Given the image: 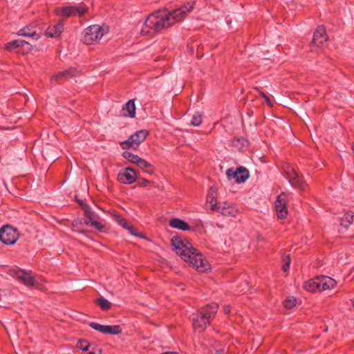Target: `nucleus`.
Returning a JSON list of instances; mask_svg holds the SVG:
<instances>
[{"mask_svg": "<svg viewBox=\"0 0 354 354\" xmlns=\"http://www.w3.org/2000/svg\"><path fill=\"white\" fill-rule=\"evenodd\" d=\"M218 308L216 303H212L203 307L196 314H193L192 319L194 330L199 332L203 331L209 324L210 319L215 315Z\"/></svg>", "mask_w": 354, "mask_h": 354, "instance_id": "nucleus-3", "label": "nucleus"}, {"mask_svg": "<svg viewBox=\"0 0 354 354\" xmlns=\"http://www.w3.org/2000/svg\"><path fill=\"white\" fill-rule=\"evenodd\" d=\"M42 30L37 23H32L18 30L17 35L19 36L28 37L37 39L40 37Z\"/></svg>", "mask_w": 354, "mask_h": 354, "instance_id": "nucleus-12", "label": "nucleus"}, {"mask_svg": "<svg viewBox=\"0 0 354 354\" xmlns=\"http://www.w3.org/2000/svg\"><path fill=\"white\" fill-rule=\"evenodd\" d=\"M78 71L73 68H69L64 71L59 72L51 77V81L57 82L59 78H68L75 76Z\"/></svg>", "mask_w": 354, "mask_h": 354, "instance_id": "nucleus-25", "label": "nucleus"}, {"mask_svg": "<svg viewBox=\"0 0 354 354\" xmlns=\"http://www.w3.org/2000/svg\"><path fill=\"white\" fill-rule=\"evenodd\" d=\"M97 301L102 310H108L111 308V303L104 297L99 298Z\"/></svg>", "mask_w": 354, "mask_h": 354, "instance_id": "nucleus-28", "label": "nucleus"}, {"mask_svg": "<svg viewBox=\"0 0 354 354\" xmlns=\"http://www.w3.org/2000/svg\"><path fill=\"white\" fill-rule=\"evenodd\" d=\"M216 211L225 216H235L239 212L236 206L228 202L218 203Z\"/></svg>", "mask_w": 354, "mask_h": 354, "instance_id": "nucleus-19", "label": "nucleus"}, {"mask_svg": "<svg viewBox=\"0 0 354 354\" xmlns=\"http://www.w3.org/2000/svg\"><path fill=\"white\" fill-rule=\"evenodd\" d=\"M79 203H80V204L81 205H83V203H82V202H79Z\"/></svg>", "mask_w": 354, "mask_h": 354, "instance_id": "nucleus-41", "label": "nucleus"}, {"mask_svg": "<svg viewBox=\"0 0 354 354\" xmlns=\"http://www.w3.org/2000/svg\"><path fill=\"white\" fill-rule=\"evenodd\" d=\"M207 203L209 205L212 210L216 211L218 204L216 202V196L212 192L207 196Z\"/></svg>", "mask_w": 354, "mask_h": 354, "instance_id": "nucleus-27", "label": "nucleus"}, {"mask_svg": "<svg viewBox=\"0 0 354 354\" xmlns=\"http://www.w3.org/2000/svg\"><path fill=\"white\" fill-rule=\"evenodd\" d=\"M336 281L327 276L317 277L304 283L303 288L310 292H320L333 288Z\"/></svg>", "mask_w": 354, "mask_h": 354, "instance_id": "nucleus-4", "label": "nucleus"}, {"mask_svg": "<svg viewBox=\"0 0 354 354\" xmlns=\"http://www.w3.org/2000/svg\"><path fill=\"white\" fill-rule=\"evenodd\" d=\"M287 258V261L283 263V265L282 266V270L284 271V272H286L288 271V270L289 269V267H290V259L288 257H286Z\"/></svg>", "mask_w": 354, "mask_h": 354, "instance_id": "nucleus-34", "label": "nucleus"}, {"mask_svg": "<svg viewBox=\"0 0 354 354\" xmlns=\"http://www.w3.org/2000/svg\"><path fill=\"white\" fill-rule=\"evenodd\" d=\"M223 311L225 314L230 313V306H224Z\"/></svg>", "mask_w": 354, "mask_h": 354, "instance_id": "nucleus-38", "label": "nucleus"}, {"mask_svg": "<svg viewBox=\"0 0 354 354\" xmlns=\"http://www.w3.org/2000/svg\"><path fill=\"white\" fill-rule=\"evenodd\" d=\"M226 175L229 180L234 179L236 183H243L249 177L248 171L243 167L237 168L236 170L229 169L226 171Z\"/></svg>", "mask_w": 354, "mask_h": 354, "instance_id": "nucleus-16", "label": "nucleus"}, {"mask_svg": "<svg viewBox=\"0 0 354 354\" xmlns=\"http://www.w3.org/2000/svg\"><path fill=\"white\" fill-rule=\"evenodd\" d=\"M289 194L284 192L280 194L275 201V210L277 217L280 219L286 218L288 215L287 203Z\"/></svg>", "mask_w": 354, "mask_h": 354, "instance_id": "nucleus-10", "label": "nucleus"}, {"mask_svg": "<svg viewBox=\"0 0 354 354\" xmlns=\"http://www.w3.org/2000/svg\"><path fill=\"white\" fill-rule=\"evenodd\" d=\"M286 173L289 182L292 186L297 187L301 189H304L306 187V183L303 180V177L297 174L293 168H288Z\"/></svg>", "mask_w": 354, "mask_h": 354, "instance_id": "nucleus-18", "label": "nucleus"}, {"mask_svg": "<svg viewBox=\"0 0 354 354\" xmlns=\"http://www.w3.org/2000/svg\"><path fill=\"white\" fill-rule=\"evenodd\" d=\"M95 220H94L92 216L89 214H86V219L85 220V223L86 225H91V221H95Z\"/></svg>", "mask_w": 354, "mask_h": 354, "instance_id": "nucleus-35", "label": "nucleus"}, {"mask_svg": "<svg viewBox=\"0 0 354 354\" xmlns=\"http://www.w3.org/2000/svg\"><path fill=\"white\" fill-rule=\"evenodd\" d=\"M202 121H203V120H202L201 115L198 113H196L193 115V117L192 118L191 124L193 126L197 127V126H199L202 123Z\"/></svg>", "mask_w": 354, "mask_h": 354, "instance_id": "nucleus-30", "label": "nucleus"}, {"mask_svg": "<svg viewBox=\"0 0 354 354\" xmlns=\"http://www.w3.org/2000/svg\"><path fill=\"white\" fill-rule=\"evenodd\" d=\"M89 326L94 330L104 335H119L122 333V328L118 325H102L96 322H91Z\"/></svg>", "mask_w": 354, "mask_h": 354, "instance_id": "nucleus-15", "label": "nucleus"}, {"mask_svg": "<svg viewBox=\"0 0 354 354\" xmlns=\"http://www.w3.org/2000/svg\"><path fill=\"white\" fill-rule=\"evenodd\" d=\"M7 294L5 292H3L0 293V300H2L3 299L7 298Z\"/></svg>", "mask_w": 354, "mask_h": 354, "instance_id": "nucleus-39", "label": "nucleus"}, {"mask_svg": "<svg viewBox=\"0 0 354 354\" xmlns=\"http://www.w3.org/2000/svg\"><path fill=\"white\" fill-rule=\"evenodd\" d=\"M121 112L123 116L133 118L136 115V104L134 100H129L123 106Z\"/></svg>", "mask_w": 354, "mask_h": 354, "instance_id": "nucleus-24", "label": "nucleus"}, {"mask_svg": "<svg viewBox=\"0 0 354 354\" xmlns=\"http://www.w3.org/2000/svg\"><path fill=\"white\" fill-rule=\"evenodd\" d=\"M91 225L99 231H102L104 228V223L100 221H91Z\"/></svg>", "mask_w": 354, "mask_h": 354, "instance_id": "nucleus-31", "label": "nucleus"}, {"mask_svg": "<svg viewBox=\"0 0 354 354\" xmlns=\"http://www.w3.org/2000/svg\"><path fill=\"white\" fill-rule=\"evenodd\" d=\"M9 274L17 278L28 287L33 286L35 285V279L30 272L22 270L12 269L10 270Z\"/></svg>", "mask_w": 354, "mask_h": 354, "instance_id": "nucleus-14", "label": "nucleus"}, {"mask_svg": "<svg viewBox=\"0 0 354 354\" xmlns=\"http://www.w3.org/2000/svg\"><path fill=\"white\" fill-rule=\"evenodd\" d=\"M326 43L327 36L326 33V29L323 26H319L314 32L313 41L310 45V50L312 51H315V46L322 48L325 46Z\"/></svg>", "mask_w": 354, "mask_h": 354, "instance_id": "nucleus-11", "label": "nucleus"}, {"mask_svg": "<svg viewBox=\"0 0 354 354\" xmlns=\"http://www.w3.org/2000/svg\"><path fill=\"white\" fill-rule=\"evenodd\" d=\"M150 183H151V182L147 179H141L138 182V185L140 187H147Z\"/></svg>", "mask_w": 354, "mask_h": 354, "instance_id": "nucleus-33", "label": "nucleus"}, {"mask_svg": "<svg viewBox=\"0 0 354 354\" xmlns=\"http://www.w3.org/2000/svg\"><path fill=\"white\" fill-rule=\"evenodd\" d=\"M194 6V2L191 1L173 10H158L150 14L142 25H137L133 34L136 37L147 36L167 29L183 20Z\"/></svg>", "mask_w": 354, "mask_h": 354, "instance_id": "nucleus-1", "label": "nucleus"}, {"mask_svg": "<svg viewBox=\"0 0 354 354\" xmlns=\"http://www.w3.org/2000/svg\"><path fill=\"white\" fill-rule=\"evenodd\" d=\"M296 304H297V300L293 297H289L283 301V305H284L285 308H286L288 309L292 308L294 306H296Z\"/></svg>", "mask_w": 354, "mask_h": 354, "instance_id": "nucleus-29", "label": "nucleus"}, {"mask_svg": "<svg viewBox=\"0 0 354 354\" xmlns=\"http://www.w3.org/2000/svg\"><path fill=\"white\" fill-rule=\"evenodd\" d=\"M261 95H262L263 97L265 99V101L266 102V103H267L268 105L271 106V105H272V102H271V100H270V99L269 98V97H268V96H267L266 94H264V93H262Z\"/></svg>", "mask_w": 354, "mask_h": 354, "instance_id": "nucleus-36", "label": "nucleus"}, {"mask_svg": "<svg viewBox=\"0 0 354 354\" xmlns=\"http://www.w3.org/2000/svg\"><path fill=\"white\" fill-rule=\"evenodd\" d=\"M5 49L8 51H12L16 49H21L22 53H27L31 50V45L24 40L17 39L8 42L5 45Z\"/></svg>", "mask_w": 354, "mask_h": 354, "instance_id": "nucleus-17", "label": "nucleus"}, {"mask_svg": "<svg viewBox=\"0 0 354 354\" xmlns=\"http://www.w3.org/2000/svg\"><path fill=\"white\" fill-rule=\"evenodd\" d=\"M137 178L138 173L131 167H125L118 174V180L122 184H132Z\"/></svg>", "mask_w": 354, "mask_h": 354, "instance_id": "nucleus-13", "label": "nucleus"}, {"mask_svg": "<svg viewBox=\"0 0 354 354\" xmlns=\"http://www.w3.org/2000/svg\"><path fill=\"white\" fill-rule=\"evenodd\" d=\"M64 30V23L60 21L53 25L50 26L46 30V35L48 37H57L61 35Z\"/></svg>", "mask_w": 354, "mask_h": 354, "instance_id": "nucleus-22", "label": "nucleus"}, {"mask_svg": "<svg viewBox=\"0 0 354 354\" xmlns=\"http://www.w3.org/2000/svg\"><path fill=\"white\" fill-rule=\"evenodd\" d=\"M171 244L176 254L188 263L189 266L201 272H206L211 270L209 262L187 239L174 236L171 239Z\"/></svg>", "mask_w": 354, "mask_h": 354, "instance_id": "nucleus-2", "label": "nucleus"}, {"mask_svg": "<svg viewBox=\"0 0 354 354\" xmlns=\"http://www.w3.org/2000/svg\"><path fill=\"white\" fill-rule=\"evenodd\" d=\"M77 347L82 351L81 354H101V348L95 344H89L85 340H80Z\"/></svg>", "mask_w": 354, "mask_h": 354, "instance_id": "nucleus-20", "label": "nucleus"}, {"mask_svg": "<svg viewBox=\"0 0 354 354\" xmlns=\"http://www.w3.org/2000/svg\"><path fill=\"white\" fill-rule=\"evenodd\" d=\"M113 216L114 221L118 225H121L122 227L127 230L131 234L134 235L136 236L142 238V239H145V236L144 235L137 233L135 228L133 226L129 225L127 221L124 218H123L122 217H121L120 215L114 214Z\"/></svg>", "mask_w": 354, "mask_h": 354, "instance_id": "nucleus-21", "label": "nucleus"}, {"mask_svg": "<svg viewBox=\"0 0 354 354\" xmlns=\"http://www.w3.org/2000/svg\"><path fill=\"white\" fill-rule=\"evenodd\" d=\"M236 141L241 142L242 145H245V144L246 143V140L245 139H243V138H239V139L233 141L234 145H236V144L234 143Z\"/></svg>", "mask_w": 354, "mask_h": 354, "instance_id": "nucleus-37", "label": "nucleus"}, {"mask_svg": "<svg viewBox=\"0 0 354 354\" xmlns=\"http://www.w3.org/2000/svg\"><path fill=\"white\" fill-rule=\"evenodd\" d=\"M107 29L100 25L95 24L87 27L82 33V40L86 45H93L97 44Z\"/></svg>", "mask_w": 354, "mask_h": 354, "instance_id": "nucleus-5", "label": "nucleus"}, {"mask_svg": "<svg viewBox=\"0 0 354 354\" xmlns=\"http://www.w3.org/2000/svg\"><path fill=\"white\" fill-rule=\"evenodd\" d=\"M148 132L146 130H140L131 135L128 140L122 142L120 145L124 149H136L146 139Z\"/></svg>", "mask_w": 354, "mask_h": 354, "instance_id": "nucleus-8", "label": "nucleus"}, {"mask_svg": "<svg viewBox=\"0 0 354 354\" xmlns=\"http://www.w3.org/2000/svg\"><path fill=\"white\" fill-rule=\"evenodd\" d=\"M169 226L172 228L178 229L183 231H188L190 229L189 225L184 221L174 218L169 221Z\"/></svg>", "mask_w": 354, "mask_h": 354, "instance_id": "nucleus-26", "label": "nucleus"}, {"mask_svg": "<svg viewBox=\"0 0 354 354\" xmlns=\"http://www.w3.org/2000/svg\"><path fill=\"white\" fill-rule=\"evenodd\" d=\"M124 158L129 162L136 165L143 171L152 174L154 172V167L146 160L139 157L138 155L133 154L129 151H124L122 153Z\"/></svg>", "mask_w": 354, "mask_h": 354, "instance_id": "nucleus-7", "label": "nucleus"}, {"mask_svg": "<svg viewBox=\"0 0 354 354\" xmlns=\"http://www.w3.org/2000/svg\"><path fill=\"white\" fill-rule=\"evenodd\" d=\"M213 351L214 354H236L230 346L223 345L218 342H215L212 346L211 352Z\"/></svg>", "mask_w": 354, "mask_h": 354, "instance_id": "nucleus-23", "label": "nucleus"}, {"mask_svg": "<svg viewBox=\"0 0 354 354\" xmlns=\"http://www.w3.org/2000/svg\"><path fill=\"white\" fill-rule=\"evenodd\" d=\"M344 219L346 220L349 223H351L353 219V214L352 212L346 213L344 215Z\"/></svg>", "mask_w": 354, "mask_h": 354, "instance_id": "nucleus-32", "label": "nucleus"}, {"mask_svg": "<svg viewBox=\"0 0 354 354\" xmlns=\"http://www.w3.org/2000/svg\"><path fill=\"white\" fill-rule=\"evenodd\" d=\"M352 149H353V153H354V145H353V147H352Z\"/></svg>", "mask_w": 354, "mask_h": 354, "instance_id": "nucleus-40", "label": "nucleus"}, {"mask_svg": "<svg viewBox=\"0 0 354 354\" xmlns=\"http://www.w3.org/2000/svg\"><path fill=\"white\" fill-rule=\"evenodd\" d=\"M19 238L17 230L11 226L6 225L0 230V239L6 245L14 244Z\"/></svg>", "mask_w": 354, "mask_h": 354, "instance_id": "nucleus-9", "label": "nucleus"}, {"mask_svg": "<svg viewBox=\"0 0 354 354\" xmlns=\"http://www.w3.org/2000/svg\"><path fill=\"white\" fill-rule=\"evenodd\" d=\"M87 11L88 8L83 3L73 6L57 7L55 9V15L62 17H82L84 15Z\"/></svg>", "mask_w": 354, "mask_h": 354, "instance_id": "nucleus-6", "label": "nucleus"}]
</instances>
